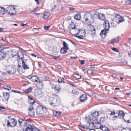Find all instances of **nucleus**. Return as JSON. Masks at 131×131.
<instances>
[{
	"instance_id": "nucleus-1",
	"label": "nucleus",
	"mask_w": 131,
	"mask_h": 131,
	"mask_svg": "<svg viewBox=\"0 0 131 131\" xmlns=\"http://www.w3.org/2000/svg\"><path fill=\"white\" fill-rule=\"evenodd\" d=\"M116 114H117V115H114L113 116V118H117L119 116H122L123 118L124 121L125 122H126V120L125 119V118H124V116L125 114H124V112L123 111L120 110L119 111H117L116 112L114 111L111 112L110 115H112Z\"/></svg>"
},
{
	"instance_id": "nucleus-2",
	"label": "nucleus",
	"mask_w": 131,
	"mask_h": 131,
	"mask_svg": "<svg viewBox=\"0 0 131 131\" xmlns=\"http://www.w3.org/2000/svg\"><path fill=\"white\" fill-rule=\"evenodd\" d=\"M104 26L105 28L104 29L102 30L100 34V35L103 38H105L106 32L110 28L109 23L108 20H107L105 21Z\"/></svg>"
},
{
	"instance_id": "nucleus-3",
	"label": "nucleus",
	"mask_w": 131,
	"mask_h": 131,
	"mask_svg": "<svg viewBox=\"0 0 131 131\" xmlns=\"http://www.w3.org/2000/svg\"><path fill=\"white\" fill-rule=\"evenodd\" d=\"M8 118L9 119L7 121V125L12 127L16 126L17 124V122L15 119L12 118L11 116L8 117Z\"/></svg>"
},
{
	"instance_id": "nucleus-4",
	"label": "nucleus",
	"mask_w": 131,
	"mask_h": 131,
	"mask_svg": "<svg viewBox=\"0 0 131 131\" xmlns=\"http://www.w3.org/2000/svg\"><path fill=\"white\" fill-rule=\"evenodd\" d=\"M84 19L85 22L87 21H92L93 22L94 19L92 15L90 13H86L85 14L84 16Z\"/></svg>"
},
{
	"instance_id": "nucleus-5",
	"label": "nucleus",
	"mask_w": 131,
	"mask_h": 131,
	"mask_svg": "<svg viewBox=\"0 0 131 131\" xmlns=\"http://www.w3.org/2000/svg\"><path fill=\"white\" fill-rule=\"evenodd\" d=\"M79 29L75 27L71 28L69 30L71 34L75 36L76 35H78L79 34Z\"/></svg>"
},
{
	"instance_id": "nucleus-6",
	"label": "nucleus",
	"mask_w": 131,
	"mask_h": 131,
	"mask_svg": "<svg viewBox=\"0 0 131 131\" xmlns=\"http://www.w3.org/2000/svg\"><path fill=\"white\" fill-rule=\"evenodd\" d=\"M7 11L8 13L10 15H15L16 13L15 8L12 6H9L8 7Z\"/></svg>"
},
{
	"instance_id": "nucleus-7",
	"label": "nucleus",
	"mask_w": 131,
	"mask_h": 131,
	"mask_svg": "<svg viewBox=\"0 0 131 131\" xmlns=\"http://www.w3.org/2000/svg\"><path fill=\"white\" fill-rule=\"evenodd\" d=\"M12 55H13V57H14L16 56H17L19 59H20L22 61L24 59V55L23 53L20 51H19L17 52L16 54H14L13 53H12Z\"/></svg>"
},
{
	"instance_id": "nucleus-8",
	"label": "nucleus",
	"mask_w": 131,
	"mask_h": 131,
	"mask_svg": "<svg viewBox=\"0 0 131 131\" xmlns=\"http://www.w3.org/2000/svg\"><path fill=\"white\" fill-rule=\"evenodd\" d=\"M92 124L94 127L97 129H100L101 126L100 123L96 119L94 120Z\"/></svg>"
},
{
	"instance_id": "nucleus-9",
	"label": "nucleus",
	"mask_w": 131,
	"mask_h": 131,
	"mask_svg": "<svg viewBox=\"0 0 131 131\" xmlns=\"http://www.w3.org/2000/svg\"><path fill=\"white\" fill-rule=\"evenodd\" d=\"M7 72L9 74L13 75L16 72V69L14 67H10L9 69L7 71Z\"/></svg>"
},
{
	"instance_id": "nucleus-10",
	"label": "nucleus",
	"mask_w": 131,
	"mask_h": 131,
	"mask_svg": "<svg viewBox=\"0 0 131 131\" xmlns=\"http://www.w3.org/2000/svg\"><path fill=\"white\" fill-rule=\"evenodd\" d=\"M98 13L97 12H95L94 14V15H97L99 19L101 20H105V16L104 14L101 13L98 14Z\"/></svg>"
},
{
	"instance_id": "nucleus-11",
	"label": "nucleus",
	"mask_w": 131,
	"mask_h": 131,
	"mask_svg": "<svg viewBox=\"0 0 131 131\" xmlns=\"http://www.w3.org/2000/svg\"><path fill=\"white\" fill-rule=\"evenodd\" d=\"M27 60L25 59L22 61V66L24 69H29V67L27 64Z\"/></svg>"
},
{
	"instance_id": "nucleus-12",
	"label": "nucleus",
	"mask_w": 131,
	"mask_h": 131,
	"mask_svg": "<svg viewBox=\"0 0 131 131\" xmlns=\"http://www.w3.org/2000/svg\"><path fill=\"white\" fill-rule=\"evenodd\" d=\"M18 122L20 125L22 126H25L27 124V121L26 120H24L21 118H19Z\"/></svg>"
},
{
	"instance_id": "nucleus-13",
	"label": "nucleus",
	"mask_w": 131,
	"mask_h": 131,
	"mask_svg": "<svg viewBox=\"0 0 131 131\" xmlns=\"http://www.w3.org/2000/svg\"><path fill=\"white\" fill-rule=\"evenodd\" d=\"M28 113L29 115L34 116L35 115V112L34 108L32 105L30 106L28 110Z\"/></svg>"
},
{
	"instance_id": "nucleus-14",
	"label": "nucleus",
	"mask_w": 131,
	"mask_h": 131,
	"mask_svg": "<svg viewBox=\"0 0 131 131\" xmlns=\"http://www.w3.org/2000/svg\"><path fill=\"white\" fill-rule=\"evenodd\" d=\"M53 99V101L54 103H58L59 101V98L58 96L55 94H53L52 96L50 98V99Z\"/></svg>"
},
{
	"instance_id": "nucleus-15",
	"label": "nucleus",
	"mask_w": 131,
	"mask_h": 131,
	"mask_svg": "<svg viewBox=\"0 0 131 131\" xmlns=\"http://www.w3.org/2000/svg\"><path fill=\"white\" fill-rule=\"evenodd\" d=\"M87 97L86 94H83L80 97V101L82 102L85 101L87 100Z\"/></svg>"
},
{
	"instance_id": "nucleus-16",
	"label": "nucleus",
	"mask_w": 131,
	"mask_h": 131,
	"mask_svg": "<svg viewBox=\"0 0 131 131\" xmlns=\"http://www.w3.org/2000/svg\"><path fill=\"white\" fill-rule=\"evenodd\" d=\"M36 129V128L34 126L29 125L26 128V131H33L34 129Z\"/></svg>"
},
{
	"instance_id": "nucleus-17",
	"label": "nucleus",
	"mask_w": 131,
	"mask_h": 131,
	"mask_svg": "<svg viewBox=\"0 0 131 131\" xmlns=\"http://www.w3.org/2000/svg\"><path fill=\"white\" fill-rule=\"evenodd\" d=\"M6 56V53L5 52L0 51V60H3L4 59Z\"/></svg>"
},
{
	"instance_id": "nucleus-18",
	"label": "nucleus",
	"mask_w": 131,
	"mask_h": 131,
	"mask_svg": "<svg viewBox=\"0 0 131 131\" xmlns=\"http://www.w3.org/2000/svg\"><path fill=\"white\" fill-rule=\"evenodd\" d=\"M36 113L39 116L43 114V111L42 108H38L37 109Z\"/></svg>"
},
{
	"instance_id": "nucleus-19",
	"label": "nucleus",
	"mask_w": 131,
	"mask_h": 131,
	"mask_svg": "<svg viewBox=\"0 0 131 131\" xmlns=\"http://www.w3.org/2000/svg\"><path fill=\"white\" fill-rule=\"evenodd\" d=\"M85 30H82L79 29V34L78 35L83 37L85 36Z\"/></svg>"
},
{
	"instance_id": "nucleus-20",
	"label": "nucleus",
	"mask_w": 131,
	"mask_h": 131,
	"mask_svg": "<svg viewBox=\"0 0 131 131\" xmlns=\"http://www.w3.org/2000/svg\"><path fill=\"white\" fill-rule=\"evenodd\" d=\"M3 96L4 99H3L4 101H6L7 100L9 97V95L8 93L7 92H3Z\"/></svg>"
},
{
	"instance_id": "nucleus-21",
	"label": "nucleus",
	"mask_w": 131,
	"mask_h": 131,
	"mask_svg": "<svg viewBox=\"0 0 131 131\" xmlns=\"http://www.w3.org/2000/svg\"><path fill=\"white\" fill-rule=\"evenodd\" d=\"M30 79L33 82H37L39 80V78L36 76H32Z\"/></svg>"
},
{
	"instance_id": "nucleus-22",
	"label": "nucleus",
	"mask_w": 131,
	"mask_h": 131,
	"mask_svg": "<svg viewBox=\"0 0 131 131\" xmlns=\"http://www.w3.org/2000/svg\"><path fill=\"white\" fill-rule=\"evenodd\" d=\"M100 129H101L103 131H110L108 128L105 126H101Z\"/></svg>"
},
{
	"instance_id": "nucleus-23",
	"label": "nucleus",
	"mask_w": 131,
	"mask_h": 131,
	"mask_svg": "<svg viewBox=\"0 0 131 131\" xmlns=\"http://www.w3.org/2000/svg\"><path fill=\"white\" fill-rule=\"evenodd\" d=\"M50 16V13L49 12H46L44 15L43 18L46 19L48 18Z\"/></svg>"
},
{
	"instance_id": "nucleus-24",
	"label": "nucleus",
	"mask_w": 131,
	"mask_h": 131,
	"mask_svg": "<svg viewBox=\"0 0 131 131\" xmlns=\"http://www.w3.org/2000/svg\"><path fill=\"white\" fill-rule=\"evenodd\" d=\"M5 10L3 7H0V14L3 15L5 13Z\"/></svg>"
},
{
	"instance_id": "nucleus-25",
	"label": "nucleus",
	"mask_w": 131,
	"mask_h": 131,
	"mask_svg": "<svg viewBox=\"0 0 131 131\" xmlns=\"http://www.w3.org/2000/svg\"><path fill=\"white\" fill-rule=\"evenodd\" d=\"M81 17L80 14L78 13L75 15L74 18L76 20H79L80 19Z\"/></svg>"
},
{
	"instance_id": "nucleus-26",
	"label": "nucleus",
	"mask_w": 131,
	"mask_h": 131,
	"mask_svg": "<svg viewBox=\"0 0 131 131\" xmlns=\"http://www.w3.org/2000/svg\"><path fill=\"white\" fill-rule=\"evenodd\" d=\"M68 49L65 48H62L61 49L60 52L61 53L64 54H65L67 52V50Z\"/></svg>"
},
{
	"instance_id": "nucleus-27",
	"label": "nucleus",
	"mask_w": 131,
	"mask_h": 131,
	"mask_svg": "<svg viewBox=\"0 0 131 131\" xmlns=\"http://www.w3.org/2000/svg\"><path fill=\"white\" fill-rule=\"evenodd\" d=\"M38 83L36 85V86L39 88H41L43 86V84L41 82H39V80L38 82Z\"/></svg>"
},
{
	"instance_id": "nucleus-28",
	"label": "nucleus",
	"mask_w": 131,
	"mask_h": 131,
	"mask_svg": "<svg viewBox=\"0 0 131 131\" xmlns=\"http://www.w3.org/2000/svg\"><path fill=\"white\" fill-rule=\"evenodd\" d=\"M28 98L29 100V102L30 104H33L35 103V101L31 97H29Z\"/></svg>"
},
{
	"instance_id": "nucleus-29",
	"label": "nucleus",
	"mask_w": 131,
	"mask_h": 131,
	"mask_svg": "<svg viewBox=\"0 0 131 131\" xmlns=\"http://www.w3.org/2000/svg\"><path fill=\"white\" fill-rule=\"evenodd\" d=\"M63 45L64 47L63 48H65L67 49H69L68 45L67 43H66L65 41H63Z\"/></svg>"
},
{
	"instance_id": "nucleus-30",
	"label": "nucleus",
	"mask_w": 131,
	"mask_h": 131,
	"mask_svg": "<svg viewBox=\"0 0 131 131\" xmlns=\"http://www.w3.org/2000/svg\"><path fill=\"white\" fill-rule=\"evenodd\" d=\"M73 76L76 78L80 79L81 78V75L79 74L75 73L73 74Z\"/></svg>"
},
{
	"instance_id": "nucleus-31",
	"label": "nucleus",
	"mask_w": 131,
	"mask_h": 131,
	"mask_svg": "<svg viewBox=\"0 0 131 131\" xmlns=\"http://www.w3.org/2000/svg\"><path fill=\"white\" fill-rule=\"evenodd\" d=\"M53 115L55 116H56L60 114L61 113V112H59V111H55L53 112Z\"/></svg>"
},
{
	"instance_id": "nucleus-32",
	"label": "nucleus",
	"mask_w": 131,
	"mask_h": 131,
	"mask_svg": "<svg viewBox=\"0 0 131 131\" xmlns=\"http://www.w3.org/2000/svg\"><path fill=\"white\" fill-rule=\"evenodd\" d=\"M99 112L95 111L92 114V116L95 117H96L99 116Z\"/></svg>"
},
{
	"instance_id": "nucleus-33",
	"label": "nucleus",
	"mask_w": 131,
	"mask_h": 131,
	"mask_svg": "<svg viewBox=\"0 0 131 131\" xmlns=\"http://www.w3.org/2000/svg\"><path fill=\"white\" fill-rule=\"evenodd\" d=\"M118 20L119 23H122L124 21V18L121 16L119 18Z\"/></svg>"
},
{
	"instance_id": "nucleus-34",
	"label": "nucleus",
	"mask_w": 131,
	"mask_h": 131,
	"mask_svg": "<svg viewBox=\"0 0 131 131\" xmlns=\"http://www.w3.org/2000/svg\"><path fill=\"white\" fill-rule=\"evenodd\" d=\"M32 90V89L31 87H30L27 89L25 90V92L26 93H28L31 92Z\"/></svg>"
},
{
	"instance_id": "nucleus-35",
	"label": "nucleus",
	"mask_w": 131,
	"mask_h": 131,
	"mask_svg": "<svg viewBox=\"0 0 131 131\" xmlns=\"http://www.w3.org/2000/svg\"><path fill=\"white\" fill-rule=\"evenodd\" d=\"M32 31L36 34L38 33L39 32V30L37 28H34L32 29Z\"/></svg>"
},
{
	"instance_id": "nucleus-36",
	"label": "nucleus",
	"mask_w": 131,
	"mask_h": 131,
	"mask_svg": "<svg viewBox=\"0 0 131 131\" xmlns=\"http://www.w3.org/2000/svg\"><path fill=\"white\" fill-rule=\"evenodd\" d=\"M57 102H56V103H54V102H53L51 103H50V105L53 107H56L57 105Z\"/></svg>"
},
{
	"instance_id": "nucleus-37",
	"label": "nucleus",
	"mask_w": 131,
	"mask_h": 131,
	"mask_svg": "<svg viewBox=\"0 0 131 131\" xmlns=\"http://www.w3.org/2000/svg\"><path fill=\"white\" fill-rule=\"evenodd\" d=\"M72 93L76 95H78L79 94L78 92L75 90H73L72 91Z\"/></svg>"
},
{
	"instance_id": "nucleus-38",
	"label": "nucleus",
	"mask_w": 131,
	"mask_h": 131,
	"mask_svg": "<svg viewBox=\"0 0 131 131\" xmlns=\"http://www.w3.org/2000/svg\"><path fill=\"white\" fill-rule=\"evenodd\" d=\"M3 88L4 89H7L9 91L11 89V88L10 87L6 86H4Z\"/></svg>"
},
{
	"instance_id": "nucleus-39",
	"label": "nucleus",
	"mask_w": 131,
	"mask_h": 131,
	"mask_svg": "<svg viewBox=\"0 0 131 131\" xmlns=\"http://www.w3.org/2000/svg\"><path fill=\"white\" fill-rule=\"evenodd\" d=\"M54 88L55 89V90L57 92H60V88L59 87L55 86Z\"/></svg>"
},
{
	"instance_id": "nucleus-40",
	"label": "nucleus",
	"mask_w": 131,
	"mask_h": 131,
	"mask_svg": "<svg viewBox=\"0 0 131 131\" xmlns=\"http://www.w3.org/2000/svg\"><path fill=\"white\" fill-rule=\"evenodd\" d=\"M62 79L63 80L60 78L58 80V82L60 83H64V81L63 80H64V79L63 78H62Z\"/></svg>"
},
{
	"instance_id": "nucleus-41",
	"label": "nucleus",
	"mask_w": 131,
	"mask_h": 131,
	"mask_svg": "<svg viewBox=\"0 0 131 131\" xmlns=\"http://www.w3.org/2000/svg\"><path fill=\"white\" fill-rule=\"evenodd\" d=\"M120 16L118 14H116L115 17V18L116 20H118L119 18L120 17Z\"/></svg>"
},
{
	"instance_id": "nucleus-42",
	"label": "nucleus",
	"mask_w": 131,
	"mask_h": 131,
	"mask_svg": "<svg viewBox=\"0 0 131 131\" xmlns=\"http://www.w3.org/2000/svg\"><path fill=\"white\" fill-rule=\"evenodd\" d=\"M130 117V116L129 115L126 114L124 116V118H125V119L126 120V119H128Z\"/></svg>"
},
{
	"instance_id": "nucleus-43",
	"label": "nucleus",
	"mask_w": 131,
	"mask_h": 131,
	"mask_svg": "<svg viewBox=\"0 0 131 131\" xmlns=\"http://www.w3.org/2000/svg\"><path fill=\"white\" fill-rule=\"evenodd\" d=\"M105 121V118L104 117H101L100 119V121L101 123H103Z\"/></svg>"
},
{
	"instance_id": "nucleus-44",
	"label": "nucleus",
	"mask_w": 131,
	"mask_h": 131,
	"mask_svg": "<svg viewBox=\"0 0 131 131\" xmlns=\"http://www.w3.org/2000/svg\"><path fill=\"white\" fill-rule=\"evenodd\" d=\"M91 31H92V33H91V34H92V35H94V34L95 33V28H93V30H91Z\"/></svg>"
},
{
	"instance_id": "nucleus-45",
	"label": "nucleus",
	"mask_w": 131,
	"mask_h": 131,
	"mask_svg": "<svg viewBox=\"0 0 131 131\" xmlns=\"http://www.w3.org/2000/svg\"><path fill=\"white\" fill-rule=\"evenodd\" d=\"M112 40V41H112L111 42H113H113H117L118 41V38H117L116 39H114L113 40Z\"/></svg>"
},
{
	"instance_id": "nucleus-46",
	"label": "nucleus",
	"mask_w": 131,
	"mask_h": 131,
	"mask_svg": "<svg viewBox=\"0 0 131 131\" xmlns=\"http://www.w3.org/2000/svg\"><path fill=\"white\" fill-rule=\"evenodd\" d=\"M79 61L80 62V63L81 64H83L85 63V61L84 60H79Z\"/></svg>"
},
{
	"instance_id": "nucleus-47",
	"label": "nucleus",
	"mask_w": 131,
	"mask_h": 131,
	"mask_svg": "<svg viewBox=\"0 0 131 131\" xmlns=\"http://www.w3.org/2000/svg\"><path fill=\"white\" fill-rule=\"evenodd\" d=\"M129 118H129V119H128L127 121L126 120V122L128 123H131V116H130V117Z\"/></svg>"
},
{
	"instance_id": "nucleus-48",
	"label": "nucleus",
	"mask_w": 131,
	"mask_h": 131,
	"mask_svg": "<svg viewBox=\"0 0 131 131\" xmlns=\"http://www.w3.org/2000/svg\"><path fill=\"white\" fill-rule=\"evenodd\" d=\"M0 110H2L3 111H5V107H2L0 106Z\"/></svg>"
},
{
	"instance_id": "nucleus-49",
	"label": "nucleus",
	"mask_w": 131,
	"mask_h": 131,
	"mask_svg": "<svg viewBox=\"0 0 131 131\" xmlns=\"http://www.w3.org/2000/svg\"><path fill=\"white\" fill-rule=\"evenodd\" d=\"M112 49L114 51H115L116 52H118V50L116 48H112Z\"/></svg>"
},
{
	"instance_id": "nucleus-50",
	"label": "nucleus",
	"mask_w": 131,
	"mask_h": 131,
	"mask_svg": "<svg viewBox=\"0 0 131 131\" xmlns=\"http://www.w3.org/2000/svg\"><path fill=\"white\" fill-rule=\"evenodd\" d=\"M87 131H95V130L93 129H91L89 128H87L86 129Z\"/></svg>"
},
{
	"instance_id": "nucleus-51",
	"label": "nucleus",
	"mask_w": 131,
	"mask_h": 131,
	"mask_svg": "<svg viewBox=\"0 0 131 131\" xmlns=\"http://www.w3.org/2000/svg\"><path fill=\"white\" fill-rule=\"evenodd\" d=\"M50 27V26H45L44 28L46 30H48L49 28Z\"/></svg>"
},
{
	"instance_id": "nucleus-52",
	"label": "nucleus",
	"mask_w": 131,
	"mask_h": 131,
	"mask_svg": "<svg viewBox=\"0 0 131 131\" xmlns=\"http://www.w3.org/2000/svg\"><path fill=\"white\" fill-rule=\"evenodd\" d=\"M89 71L90 73L91 74H93L94 73L93 71L91 69L89 70Z\"/></svg>"
},
{
	"instance_id": "nucleus-53",
	"label": "nucleus",
	"mask_w": 131,
	"mask_h": 131,
	"mask_svg": "<svg viewBox=\"0 0 131 131\" xmlns=\"http://www.w3.org/2000/svg\"><path fill=\"white\" fill-rule=\"evenodd\" d=\"M131 1H126V3L127 4H131Z\"/></svg>"
},
{
	"instance_id": "nucleus-54",
	"label": "nucleus",
	"mask_w": 131,
	"mask_h": 131,
	"mask_svg": "<svg viewBox=\"0 0 131 131\" xmlns=\"http://www.w3.org/2000/svg\"><path fill=\"white\" fill-rule=\"evenodd\" d=\"M12 91L13 92H15L16 93H20V92L19 91H17L16 90H12Z\"/></svg>"
},
{
	"instance_id": "nucleus-55",
	"label": "nucleus",
	"mask_w": 131,
	"mask_h": 131,
	"mask_svg": "<svg viewBox=\"0 0 131 131\" xmlns=\"http://www.w3.org/2000/svg\"><path fill=\"white\" fill-rule=\"evenodd\" d=\"M69 9L70 10H73L75 9L74 8L72 7H69Z\"/></svg>"
},
{
	"instance_id": "nucleus-56",
	"label": "nucleus",
	"mask_w": 131,
	"mask_h": 131,
	"mask_svg": "<svg viewBox=\"0 0 131 131\" xmlns=\"http://www.w3.org/2000/svg\"><path fill=\"white\" fill-rule=\"evenodd\" d=\"M20 25L22 26H27V25L26 24H21Z\"/></svg>"
},
{
	"instance_id": "nucleus-57",
	"label": "nucleus",
	"mask_w": 131,
	"mask_h": 131,
	"mask_svg": "<svg viewBox=\"0 0 131 131\" xmlns=\"http://www.w3.org/2000/svg\"><path fill=\"white\" fill-rule=\"evenodd\" d=\"M112 77L114 78H116V75L115 74L113 73L112 75Z\"/></svg>"
},
{
	"instance_id": "nucleus-58",
	"label": "nucleus",
	"mask_w": 131,
	"mask_h": 131,
	"mask_svg": "<svg viewBox=\"0 0 131 131\" xmlns=\"http://www.w3.org/2000/svg\"><path fill=\"white\" fill-rule=\"evenodd\" d=\"M57 68L59 69H61L62 68V67L60 65H58L57 66Z\"/></svg>"
},
{
	"instance_id": "nucleus-59",
	"label": "nucleus",
	"mask_w": 131,
	"mask_h": 131,
	"mask_svg": "<svg viewBox=\"0 0 131 131\" xmlns=\"http://www.w3.org/2000/svg\"><path fill=\"white\" fill-rule=\"evenodd\" d=\"M56 48H53L52 49V51H54L53 52H54L55 51H56Z\"/></svg>"
},
{
	"instance_id": "nucleus-60",
	"label": "nucleus",
	"mask_w": 131,
	"mask_h": 131,
	"mask_svg": "<svg viewBox=\"0 0 131 131\" xmlns=\"http://www.w3.org/2000/svg\"><path fill=\"white\" fill-rule=\"evenodd\" d=\"M90 67L91 68H93L94 67V65H90Z\"/></svg>"
},
{
	"instance_id": "nucleus-61",
	"label": "nucleus",
	"mask_w": 131,
	"mask_h": 131,
	"mask_svg": "<svg viewBox=\"0 0 131 131\" xmlns=\"http://www.w3.org/2000/svg\"><path fill=\"white\" fill-rule=\"evenodd\" d=\"M75 36L76 37H77L79 39H83V38H82L81 37H80V36Z\"/></svg>"
},
{
	"instance_id": "nucleus-62",
	"label": "nucleus",
	"mask_w": 131,
	"mask_h": 131,
	"mask_svg": "<svg viewBox=\"0 0 131 131\" xmlns=\"http://www.w3.org/2000/svg\"><path fill=\"white\" fill-rule=\"evenodd\" d=\"M35 1L36 2L37 4H39V2L38 0H35Z\"/></svg>"
},
{
	"instance_id": "nucleus-63",
	"label": "nucleus",
	"mask_w": 131,
	"mask_h": 131,
	"mask_svg": "<svg viewBox=\"0 0 131 131\" xmlns=\"http://www.w3.org/2000/svg\"><path fill=\"white\" fill-rule=\"evenodd\" d=\"M60 57V56H58V57H54V59H55V60H56L57 59V58H59Z\"/></svg>"
},
{
	"instance_id": "nucleus-64",
	"label": "nucleus",
	"mask_w": 131,
	"mask_h": 131,
	"mask_svg": "<svg viewBox=\"0 0 131 131\" xmlns=\"http://www.w3.org/2000/svg\"><path fill=\"white\" fill-rule=\"evenodd\" d=\"M71 58L72 59H75L77 58V57H71Z\"/></svg>"
}]
</instances>
